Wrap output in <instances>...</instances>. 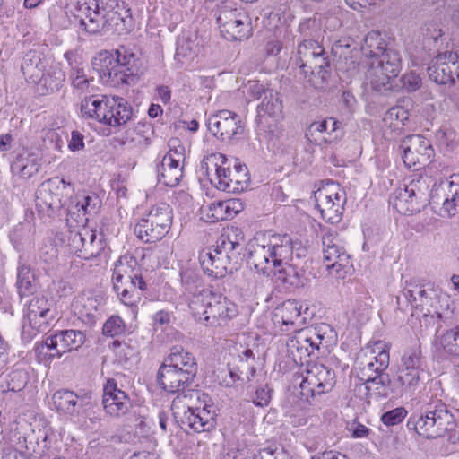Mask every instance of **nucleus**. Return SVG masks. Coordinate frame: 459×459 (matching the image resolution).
<instances>
[{
  "instance_id": "nucleus-57",
  "label": "nucleus",
  "mask_w": 459,
  "mask_h": 459,
  "mask_svg": "<svg viewBox=\"0 0 459 459\" xmlns=\"http://www.w3.org/2000/svg\"><path fill=\"white\" fill-rule=\"evenodd\" d=\"M98 208V198L96 196L87 195L81 203V209L84 212V213L96 212Z\"/></svg>"
},
{
  "instance_id": "nucleus-58",
  "label": "nucleus",
  "mask_w": 459,
  "mask_h": 459,
  "mask_svg": "<svg viewBox=\"0 0 459 459\" xmlns=\"http://www.w3.org/2000/svg\"><path fill=\"white\" fill-rule=\"evenodd\" d=\"M459 205V199L451 196H446L443 203L442 209L448 216H453L456 213V208Z\"/></svg>"
},
{
  "instance_id": "nucleus-26",
  "label": "nucleus",
  "mask_w": 459,
  "mask_h": 459,
  "mask_svg": "<svg viewBox=\"0 0 459 459\" xmlns=\"http://www.w3.org/2000/svg\"><path fill=\"white\" fill-rule=\"evenodd\" d=\"M102 404L107 414L120 417L128 411L131 401L127 394L118 388L115 378H108L103 385Z\"/></svg>"
},
{
  "instance_id": "nucleus-1",
  "label": "nucleus",
  "mask_w": 459,
  "mask_h": 459,
  "mask_svg": "<svg viewBox=\"0 0 459 459\" xmlns=\"http://www.w3.org/2000/svg\"><path fill=\"white\" fill-rule=\"evenodd\" d=\"M181 281L187 292L192 294L188 307L195 320L205 326L217 327L238 315V306L225 295L204 288L202 279L195 273L181 274Z\"/></svg>"
},
{
  "instance_id": "nucleus-19",
  "label": "nucleus",
  "mask_w": 459,
  "mask_h": 459,
  "mask_svg": "<svg viewBox=\"0 0 459 459\" xmlns=\"http://www.w3.org/2000/svg\"><path fill=\"white\" fill-rule=\"evenodd\" d=\"M426 201L425 183L419 178L397 188L390 199L397 212L407 216L419 212Z\"/></svg>"
},
{
  "instance_id": "nucleus-32",
  "label": "nucleus",
  "mask_w": 459,
  "mask_h": 459,
  "mask_svg": "<svg viewBox=\"0 0 459 459\" xmlns=\"http://www.w3.org/2000/svg\"><path fill=\"white\" fill-rule=\"evenodd\" d=\"M218 120L215 122L216 134L222 137H232L239 134L242 126L239 116L230 110H220L217 114Z\"/></svg>"
},
{
  "instance_id": "nucleus-27",
  "label": "nucleus",
  "mask_w": 459,
  "mask_h": 459,
  "mask_svg": "<svg viewBox=\"0 0 459 459\" xmlns=\"http://www.w3.org/2000/svg\"><path fill=\"white\" fill-rule=\"evenodd\" d=\"M243 202L238 198L214 201L201 208L204 221L213 223L231 220L244 210Z\"/></svg>"
},
{
  "instance_id": "nucleus-28",
  "label": "nucleus",
  "mask_w": 459,
  "mask_h": 459,
  "mask_svg": "<svg viewBox=\"0 0 459 459\" xmlns=\"http://www.w3.org/2000/svg\"><path fill=\"white\" fill-rule=\"evenodd\" d=\"M25 320L33 335L46 331L51 320L48 299L43 296L31 299L27 306Z\"/></svg>"
},
{
  "instance_id": "nucleus-56",
  "label": "nucleus",
  "mask_w": 459,
  "mask_h": 459,
  "mask_svg": "<svg viewBox=\"0 0 459 459\" xmlns=\"http://www.w3.org/2000/svg\"><path fill=\"white\" fill-rule=\"evenodd\" d=\"M10 345L0 334V371L9 362Z\"/></svg>"
},
{
  "instance_id": "nucleus-16",
  "label": "nucleus",
  "mask_w": 459,
  "mask_h": 459,
  "mask_svg": "<svg viewBox=\"0 0 459 459\" xmlns=\"http://www.w3.org/2000/svg\"><path fill=\"white\" fill-rule=\"evenodd\" d=\"M72 192L69 182L59 178H49L38 191L36 206L40 212L52 216L66 204Z\"/></svg>"
},
{
  "instance_id": "nucleus-2",
  "label": "nucleus",
  "mask_w": 459,
  "mask_h": 459,
  "mask_svg": "<svg viewBox=\"0 0 459 459\" xmlns=\"http://www.w3.org/2000/svg\"><path fill=\"white\" fill-rule=\"evenodd\" d=\"M249 246V260L257 272L267 275L271 273L279 274L278 278L282 282H289L288 278L282 274L286 272V266L290 268L289 262L293 254L290 236H273L268 238L264 234L256 235Z\"/></svg>"
},
{
  "instance_id": "nucleus-40",
  "label": "nucleus",
  "mask_w": 459,
  "mask_h": 459,
  "mask_svg": "<svg viewBox=\"0 0 459 459\" xmlns=\"http://www.w3.org/2000/svg\"><path fill=\"white\" fill-rule=\"evenodd\" d=\"M39 164L31 155L23 157L19 155L13 165V171L22 178H30L37 174Z\"/></svg>"
},
{
  "instance_id": "nucleus-17",
  "label": "nucleus",
  "mask_w": 459,
  "mask_h": 459,
  "mask_svg": "<svg viewBox=\"0 0 459 459\" xmlns=\"http://www.w3.org/2000/svg\"><path fill=\"white\" fill-rule=\"evenodd\" d=\"M217 23L221 35L229 41L247 40L253 34L251 18L242 9L221 7Z\"/></svg>"
},
{
  "instance_id": "nucleus-20",
  "label": "nucleus",
  "mask_w": 459,
  "mask_h": 459,
  "mask_svg": "<svg viewBox=\"0 0 459 459\" xmlns=\"http://www.w3.org/2000/svg\"><path fill=\"white\" fill-rule=\"evenodd\" d=\"M323 339L316 327H301L293 331V335L287 341V353L295 363L302 366L303 360L319 350Z\"/></svg>"
},
{
  "instance_id": "nucleus-55",
  "label": "nucleus",
  "mask_w": 459,
  "mask_h": 459,
  "mask_svg": "<svg viewBox=\"0 0 459 459\" xmlns=\"http://www.w3.org/2000/svg\"><path fill=\"white\" fill-rule=\"evenodd\" d=\"M68 148L72 152L82 150L84 148V136L77 130L71 133V139L68 143Z\"/></svg>"
},
{
  "instance_id": "nucleus-60",
  "label": "nucleus",
  "mask_w": 459,
  "mask_h": 459,
  "mask_svg": "<svg viewBox=\"0 0 459 459\" xmlns=\"http://www.w3.org/2000/svg\"><path fill=\"white\" fill-rule=\"evenodd\" d=\"M345 3L352 9L359 11L368 6L374 5L377 0H344Z\"/></svg>"
},
{
  "instance_id": "nucleus-21",
  "label": "nucleus",
  "mask_w": 459,
  "mask_h": 459,
  "mask_svg": "<svg viewBox=\"0 0 459 459\" xmlns=\"http://www.w3.org/2000/svg\"><path fill=\"white\" fill-rule=\"evenodd\" d=\"M391 344L382 340H372L361 350L359 355V375L370 377L383 374L390 361Z\"/></svg>"
},
{
  "instance_id": "nucleus-48",
  "label": "nucleus",
  "mask_w": 459,
  "mask_h": 459,
  "mask_svg": "<svg viewBox=\"0 0 459 459\" xmlns=\"http://www.w3.org/2000/svg\"><path fill=\"white\" fill-rule=\"evenodd\" d=\"M407 414L408 411L404 407L400 406L384 412L381 415L380 420L384 425L391 427L403 422Z\"/></svg>"
},
{
  "instance_id": "nucleus-38",
  "label": "nucleus",
  "mask_w": 459,
  "mask_h": 459,
  "mask_svg": "<svg viewBox=\"0 0 459 459\" xmlns=\"http://www.w3.org/2000/svg\"><path fill=\"white\" fill-rule=\"evenodd\" d=\"M437 343L446 353L459 356V325L442 333L437 338Z\"/></svg>"
},
{
  "instance_id": "nucleus-12",
  "label": "nucleus",
  "mask_w": 459,
  "mask_h": 459,
  "mask_svg": "<svg viewBox=\"0 0 459 459\" xmlns=\"http://www.w3.org/2000/svg\"><path fill=\"white\" fill-rule=\"evenodd\" d=\"M316 208L327 223H338L344 212L346 193L340 184L332 180L322 181L314 191Z\"/></svg>"
},
{
  "instance_id": "nucleus-37",
  "label": "nucleus",
  "mask_w": 459,
  "mask_h": 459,
  "mask_svg": "<svg viewBox=\"0 0 459 459\" xmlns=\"http://www.w3.org/2000/svg\"><path fill=\"white\" fill-rule=\"evenodd\" d=\"M89 235L90 237L87 238L85 241H83L82 254H80V258L84 260H90L98 257L106 247V242L101 237L97 238L95 230L90 228Z\"/></svg>"
},
{
  "instance_id": "nucleus-23",
  "label": "nucleus",
  "mask_w": 459,
  "mask_h": 459,
  "mask_svg": "<svg viewBox=\"0 0 459 459\" xmlns=\"http://www.w3.org/2000/svg\"><path fill=\"white\" fill-rule=\"evenodd\" d=\"M430 80L437 84H454L459 81V51L437 54L428 68Z\"/></svg>"
},
{
  "instance_id": "nucleus-51",
  "label": "nucleus",
  "mask_w": 459,
  "mask_h": 459,
  "mask_svg": "<svg viewBox=\"0 0 459 459\" xmlns=\"http://www.w3.org/2000/svg\"><path fill=\"white\" fill-rule=\"evenodd\" d=\"M71 81L74 89L81 92H85L89 89L90 82H92L93 79H89L86 76L83 69L76 68L74 69L71 74Z\"/></svg>"
},
{
  "instance_id": "nucleus-7",
  "label": "nucleus",
  "mask_w": 459,
  "mask_h": 459,
  "mask_svg": "<svg viewBox=\"0 0 459 459\" xmlns=\"http://www.w3.org/2000/svg\"><path fill=\"white\" fill-rule=\"evenodd\" d=\"M112 283L120 302L136 314L148 288L136 260L132 257L119 258L113 269Z\"/></svg>"
},
{
  "instance_id": "nucleus-42",
  "label": "nucleus",
  "mask_w": 459,
  "mask_h": 459,
  "mask_svg": "<svg viewBox=\"0 0 459 459\" xmlns=\"http://www.w3.org/2000/svg\"><path fill=\"white\" fill-rule=\"evenodd\" d=\"M17 279V287L21 296H29L33 293L34 286V274L30 268L22 265L19 268Z\"/></svg>"
},
{
  "instance_id": "nucleus-9",
  "label": "nucleus",
  "mask_w": 459,
  "mask_h": 459,
  "mask_svg": "<svg viewBox=\"0 0 459 459\" xmlns=\"http://www.w3.org/2000/svg\"><path fill=\"white\" fill-rule=\"evenodd\" d=\"M135 55L127 48L121 46L112 54L100 52L92 61L93 68L100 78L113 86L128 83L133 74Z\"/></svg>"
},
{
  "instance_id": "nucleus-47",
  "label": "nucleus",
  "mask_w": 459,
  "mask_h": 459,
  "mask_svg": "<svg viewBox=\"0 0 459 459\" xmlns=\"http://www.w3.org/2000/svg\"><path fill=\"white\" fill-rule=\"evenodd\" d=\"M126 329L124 320L119 316L113 315L104 323L102 333L108 337H115L125 333Z\"/></svg>"
},
{
  "instance_id": "nucleus-62",
  "label": "nucleus",
  "mask_w": 459,
  "mask_h": 459,
  "mask_svg": "<svg viewBox=\"0 0 459 459\" xmlns=\"http://www.w3.org/2000/svg\"><path fill=\"white\" fill-rule=\"evenodd\" d=\"M225 459H250V455L245 448L236 449L229 452Z\"/></svg>"
},
{
  "instance_id": "nucleus-6",
  "label": "nucleus",
  "mask_w": 459,
  "mask_h": 459,
  "mask_svg": "<svg viewBox=\"0 0 459 459\" xmlns=\"http://www.w3.org/2000/svg\"><path fill=\"white\" fill-rule=\"evenodd\" d=\"M244 240V234L237 226L224 228L213 247L200 251L198 260L204 272L214 278H222L231 272V259L235 250Z\"/></svg>"
},
{
  "instance_id": "nucleus-24",
  "label": "nucleus",
  "mask_w": 459,
  "mask_h": 459,
  "mask_svg": "<svg viewBox=\"0 0 459 459\" xmlns=\"http://www.w3.org/2000/svg\"><path fill=\"white\" fill-rule=\"evenodd\" d=\"M403 146V160L408 168L418 169V166L429 164L434 156L429 140L420 134L408 136Z\"/></svg>"
},
{
  "instance_id": "nucleus-53",
  "label": "nucleus",
  "mask_w": 459,
  "mask_h": 459,
  "mask_svg": "<svg viewBox=\"0 0 459 459\" xmlns=\"http://www.w3.org/2000/svg\"><path fill=\"white\" fill-rule=\"evenodd\" d=\"M111 348L119 361H126L133 354V348L131 346L117 340L112 342Z\"/></svg>"
},
{
  "instance_id": "nucleus-5",
  "label": "nucleus",
  "mask_w": 459,
  "mask_h": 459,
  "mask_svg": "<svg viewBox=\"0 0 459 459\" xmlns=\"http://www.w3.org/2000/svg\"><path fill=\"white\" fill-rule=\"evenodd\" d=\"M79 109L82 119L109 127L121 126L133 116L129 103L124 98L115 95L86 96L81 100Z\"/></svg>"
},
{
  "instance_id": "nucleus-22",
  "label": "nucleus",
  "mask_w": 459,
  "mask_h": 459,
  "mask_svg": "<svg viewBox=\"0 0 459 459\" xmlns=\"http://www.w3.org/2000/svg\"><path fill=\"white\" fill-rule=\"evenodd\" d=\"M342 123L335 117H329L312 122L307 128V140L320 148H328L343 137Z\"/></svg>"
},
{
  "instance_id": "nucleus-13",
  "label": "nucleus",
  "mask_w": 459,
  "mask_h": 459,
  "mask_svg": "<svg viewBox=\"0 0 459 459\" xmlns=\"http://www.w3.org/2000/svg\"><path fill=\"white\" fill-rule=\"evenodd\" d=\"M84 341L85 335L81 331H58L47 336L42 342L36 344V356L40 362L50 363L67 352L78 350Z\"/></svg>"
},
{
  "instance_id": "nucleus-45",
  "label": "nucleus",
  "mask_w": 459,
  "mask_h": 459,
  "mask_svg": "<svg viewBox=\"0 0 459 459\" xmlns=\"http://www.w3.org/2000/svg\"><path fill=\"white\" fill-rule=\"evenodd\" d=\"M28 380L29 375L25 369H13L7 376V388L11 392H20L25 388Z\"/></svg>"
},
{
  "instance_id": "nucleus-34",
  "label": "nucleus",
  "mask_w": 459,
  "mask_h": 459,
  "mask_svg": "<svg viewBox=\"0 0 459 459\" xmlns=\"http://www.w3.org/2000/svg\"><path fill=\"white\" fill-rule=\"evenodd\" d=\"M78 395L70 390L60 389L52 395L54 409L60 414L73 415L76 411Z\"/></svg>"
},
{
  "instance_id": "nucleus-61",
  "label": "nucleus",
  "mask_w": 459,
  "mask_h": 459,
  "mask_svg": "<svg viewBox=\"0 0 459 459\" xmlns=\"http://www.w3.org/2000/svg\"><path fill=\"white\" fill-rule=\"evenodd\" d=\"M2 459H30V457L23 452L11 447L4 450Z\"/></svg>"
},
{
  "instance_id": "nucleus-52",
  "label": "nucleus",
  "mask_w": 459,
  "mask_h": 459,
  "mask_svg": "<svg viewBox=\"0 0 459 459\" xmlns=\"http://www.w3.org/2000/svg\"><path fill=\"white\" fill-rule=\"evenodd\" d=\"M403 88L407 91H415L421 86V77L415 72L404 74L401 79Z\"/></svg>"
},
{
  "instance_id": "nucleus-25",
  "label": "nucleus",
  "mask_w": 459,
  "mask_h": 459,
  "mask_svg": "<svg viewBox=\"0 0 459 459\" xmlns=\"http://www.w3.org/2000/svg\"><path fill=\"white\" fill-rule=\"evenodd\" d=\"M302 305L295 299H287L273 312V321L281 332H293L306 324L301 314Z\"/></svg>"
},
{
  "instance_id": "nucleus-33",
  "label": "nucleus",
  "mask_w": 459,
  "mask_h": 459,
  "mask_svg": "<svg viewBox=\"0 0 459 459\" xmlns=\"http://www.w3.org/2000/svg\"><path fill=\"white\" fill-rule=\"evenodd\" d=\"M389 50L392 49L386 48V42L378 31L368 32L361 46L362 53L373 60L382 57Z\"/></svg>"
},
{
  "instance_id": "nucleus-29",
  "label": "nucleus",
  "mask_w": 459,
  "mask_h": 459,
  "mask_svg": "<svg viewBox=\"0 0 459 459\" xmlns=\"http://www.w3.org/2000/svg\"><path fill=\"white\" fill-rule=\"evenodd\" d=\"M427 411L440 437L446 434L450 437H459V424L456 423L453 413L445 403L438 402L434 405L430 404Z\"/></svg>"
},
{
  "instance_id": "nucleus-59",
  "label": "nucleus",
  "mask_w": 459,
  "mask_h": 459,
  "mask_svg": "<svg viewBox=\"0 0 459 459\" xmlns=\"http://www.w3.org/2000/svg\"><path fill=\"white\" fill-rule=\"evenodd\" d=\"M447 195L459 199V174H453L450 177Z\"/></svg>"
},
{
  "instance_id": "nucleus-46",
  "label": "nucleus",
  "mask_w": 459,
  "mask_h": 459,
  "mask_svg": "<svg viewBox=\"0 0 459 459\" xmlns=\"http://www.w3.org/2000/svg\"><path fill=\"white\" fill-rule=\"evenodd\" d=\"M422 370L403 368L398 374L397 381L403 390H408L418 385Z\"/></svg>"
},
{
  "instance_id": "nucleus-41",
  "label": "nucleus",
  "mask_w": 459,
  "mask_h": 459,
  "mask_svg": "<svg viewBox=\"0 0 459 459\" xmlns=\"http://www.w3.org/2000/svg\"><path fill=\"white\" fill-rule=\"evenodd\" d=\"M169 151L163 156L162 160L184 169L186 160V148L178 138H171L169 141Z\"/></svg>"
},
{
  "instance_id": "nucleus-54",
  "label": "nucleus",
  "mask_w": 459,
  "mask_h": 459,
  "mask_svg": "<svg viewBox=\"0 0 459 459\" xmlns=\"http://www.w3.org/2000/svg\"><path fill=\"white\" fill-rule=\"evenodd\" d=\"M271 401V390L267 386H261L256 389L253 397V403L256 406H267Z\"/></svg>"
},
{
  "instance_id": "nucleus-18",
  "label": "nucleus",
  "mask_w": 459,
  "mask_h": 459,
  "mask_svg": "<svg viewBox=\"0 0 459 459\" xmlns=\"http://www.w3.org/2000/svg\"><path fill=\"white\" fill-rule=\"evenodd\" d=\"M192 396L195 397V402L185 411L188 427L196 433L213 430L217 425V415L212 397L199 390Z\"/></svg>"
},
{
  "instance_id": "nucleus-15",
  "label": "nucleus",
  "mask_w": 459,
  "mask_h": 459,
  "mask_svg": "<svg viewBox=\"0 0 459 459\" xmlns=\"http://www.w3.org/2000/svg\"><path fill=\"white\" fill-rule=\"evenodd\" d=\"M300 376V393L307 400L331 392L336 383L335 372L319 363H307Z\"/></svg>"
},
{
  "instance_id": "nucleus-39",
  "label": "nucleus",
  "mask_w": 459,
  "mask_h": 459,
  "mask_svg": "<svg viewBox=\"0 0 459 459\" xmlns=\"http://www.w3.org/2000/svg\"><path fill=\"white\" fill-rule=\"evenodd\" d=\"M409 119V111L402 106H395L387 110L384 117V123L391 130L397 131L403 129Z\"/></svg>"
},
{
  "instance_id": "nucleus-3",
  "label": "nucleus",
  "mask_w": 459,
  "mask_h": 459,
  "mask_svg": "<svg viewBox=\"0 0 459 459\" xmlns=\"http://www.w3.org/2000/svg\"><path fill=\"white\" fill-rule=\"evenodd\" d=\"M76 4L82 15L81 25L91 34L112 31L126 35L134 28V18L128 9L108 6L102 0H76Z\"/></svg>"
},
{
  "instance_id": "nucleus-4",
  "label": "nucleus",
  "mask_w": 459,
  "mask_h": 459,
  "mask_svg": "<svg viewBox=\"0 0 459 459\" xmlns=\"http://www.w3.org/2000/svg\"><path fill=\"white\" fill-rule=\"evenodd\" d=\"M198 372L194 354L180 346H174L163 359L156 375L158 385L167 394H175L188 389Z\"/></svg>"
},
{
  "instance_id": "nucleus-31",
  "label": "nucleus",
  "mask_w": 459,
  "mask_h": 459,
  "mask_svg": "<svg viewBox=\"0 0 459 459\" xmlns=\"http://www.w3.org/2000/svg\"><path fill=\"white\" fill-rule=\"evenodd\" d=\"M359 377L365 382L366 395L369 399L378 400L394 393L391 386V380L388 377H383V374L372 375L370 377L359 375Z\"/></svg>"
},
{
  "instance_id": "nucleus-63",
  "label": "nucleus",
  "mask_w": 459,
  "mask_h": 459,
  "mask_svg": "<svg viewBox=\"0 0 459 459\" xmlns=\"http://www.w3.org/2000/svg\"><path fill=\"white\" fill-rule=\"evenodd\" d=\"M154 321L160 325H167L170 323L171 315L168 311L160 310L154 315Z\"/></svg>"
},
{
  "instance_id": "nucleus-14",
  "label": "nucleus",
  "mask_w": 459,
  "mask_h": 459,
  "mask_svg": "<svg viewBox=\"0 0 459 459\" xmlns=\"http://www.w3.org/2000/svg\"><path fill=\"white\" fill-rule=\"evenodd\" d=\"M402 70V59L395 50H389L382 57L372 60L368 70V80L377 91L393 90V84Z\"/></svg>"
},
{
  "instance_id": "nucleus-8",
  "label": "nucleus",
  "mask_w": 459,
  "mask_h": 459,
  "mask_svg": "<svg viewBox=\"0 0 459 459\" xmlns=\"http://www.w3.org/2000/svg\"><path fill=\"white\" fill-rule=\"evenodd\" d=\"M206 174L211 183L219 190L229 193L242 192L248 186L250 180L247 167L238 159L232 160L230 176H225L226 155L213 152L204 160Z\"/></svg>"
},
{
  "instance_id": "nucleus-50",
  "label": "nucleus",
  "mask_w": 459,
  "mask_h": 459,
  "mask_svg": "<svg viewBox=\"0 0 459 459\" xmlns=\"http://www.w3.org/2000/svg\"><path fill=\"white\" fill-rule=\"evenodd\" d=\"M423 38L428 40L437 41L443 36L441 22L437 21H429L421 27Z\"/></svg>"
},
{
  "instance_id": "nucleus-64",
  "label": "nucleus",
  "mask_w": 459,
  "mask_h": 459,
  "mask_svg": "<svg viewBox=\"0 0 459 459\" xmlns=\"http://www.w3.org/2000/svg\"><path fill=\"white\" fill-rule=\"evenodd\" d=\"M282 49V44L280 40H272L267 43L266 51L269 55H278Z\"/></svg>"
},
{
  "instance_id": "nucleus-36",
  "label": "nucleus",
  "mask_w": 459,
  "mask_h": 459,
  "mask_svg": "<svg viewBox=\"0 0 459 459\" xmlns=\"http://www.w3.org/2000/svg\"><path fill=\"white\" fill-rule=\"evenodd\" d=\"M157 174L160 184L168 187H175L183 178L184 169L161 160L157 168Z\"/></svg>"
},
{
  "instance_id": "nucleus-10",
  "label": "nucleus",
  "mask_w": 459,
  "mask_h": 459,
  "mask_svg": "<svg viewBox=\"0 0 459 459\" xmlns=\"http://www.w3.org/2000/svg\"><path fill=\"white\" fill-rule=\"evenodd\" d=\"M301 74L308 83L320 87L329 76L330 61L323 45L305 39L298 46V61Z\"/></svg>"
},
{
  "instance_id": "nucleus-49",
  "label": "nucleus",
  "mask_w": 459,
  "mask_h": 459,
  "mask_svg": "<svg viewBox=\"0 0 459 459\" xmlns=\"http://www.w3.org/2000/svg\"><path fill=\"white\" fill-rule=\"evenodd\" d=\"M403 367L422 370L421 368V349L418 345L408 351L403 357Z\"/></svg>"
},
{
  "instance_id": "nucleus-11",
  "label": "nucleus",
  "mask_w": 459,
  "mask_h": 459,
  "mask_svg": "<svg viewBox=\"0 0 459 459\" xmlns=\"http://www.w3.org/2000/svg\"><path fill=\"white\" fill-rule=\"evenodd\" d=\"M172 221V208L166 203H160L152 206L150 212L136 222L134 232L144 243H156L169 232Z\"/></svg>"
},
{
  "instance_id": "nucleus-30",
  "label": "nucleus",
  "mask_w": 459,
  "mask_h": 459,
  "mask_svg": "<svg viewBox=\"0 0 459 459\" xmlns=\"http://www.w3.org/2000/svg\"><path fill=\"white\" fill-rule=\"evenodd\" d=\"M350 264V255L339 246L327 244L324 248V264L330 273L335 272L341 277L342 270L349 267Z\"/></svg>"
},
{
  "instance_id": "nucleus-35",
  "label": "nucleus",
  "mask_w": 459,
  "mask_h": 459,
  "mask_svg": "<svg viewBox=\"0 0 459 459\" xmlns=\"http://www.w3.org/2000/svg\"><path fill=\"white\" fill-rule=\"evenodd\" d=\"M407 425L410 429H413L419 436L425 438L440 437L428 411L424 415L411 416Z\"/></svg>"
},
{
  "instance_id": "nucleus-43",
  "label": "nucleus",
  "mask_w": 459,
  "mask_h": 459,
  "mask_svg": "<svg viewBox=\"0 0 459 459\" xmlns=\"http://www.w3.org/2000/svg\"><path fill=\"white\" fill-rule=\"evenodd\" d=\"M88 227H82L80 230H71L68 235L67 249L68 252L80 257L83 246V241L90 237Z\"/></svg>"
},
{
  "instance_id": "nucleus-44",
  "label": "nucleus",
  "mask_w": 459,
  "mask_h": 459,
  "mask_svg": "<svg viewBox=\"0 0 459 459\" xmlns=\"http://www.w3.org/2000/svg\"><path fill=\"white\" fill-rule=\"evenodd\" d=\"M372 307L367 301H357L350 315V320L358 325H365L369 321Z\"/></svg>"
}]
</instances>
